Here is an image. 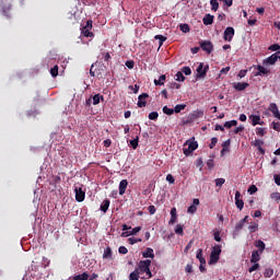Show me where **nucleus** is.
<instances>
[{
  "label": "nucleus",
  "mask_w": 280,
  "mask_h": 280,
  "mask_svg": "<svg viewBox=\"0 0 280 280\" xmlns=\"http://www.w3.org/2000/svg\"><path fill=\"white\" fill-rule=\"evenodd\" d=\"M150 266H152V260L145 259V260H140L138 268V272L142 275H147V279H152V271L150 270Z\"/></svg>",
  "instance_id": "1"
},
{
  "label": "nucleus",
  "mask_w": 280,
  "mask_h": 280,
  "mask_svg": "<svg viewBox=\"0 0 280 280\" xmlns=\"http://www.w3.org/2000/svg\"><path fill=\"white\" fill-rule=\"evenodd\" d=\"M91 30H93V20H88L85 25L81 27V34L85 38H95V34Z\"/></svg>",
  "instance_id": "2"
},
{
  "label": "nucleus",
  "mask_w": 280,
  "mask_h": 280,
  "mask_svg": "<svg viewBox=\"0 0 280 280\" xmlns=\"http://www.w3.org/2000/svg\"><path fill=\"white\" fill-rule=\"evenodd\" d=\"M221 253H222V246L215 245L214 247H212L209 264H218V261H220Z\"/></svg>",
  "instance_id": "3"
},
{
  "label": "nucleus",
  "mask_w": 280,
  "mask_h": 280,
  "mask_svg": "<svg viewBox=\"0 0 280 280\" xmlns=\"http://www.w3.org/2000/svg\"><path fill=\"white\" fill-rule=\"evenodd\" d=\"M278 60H280V50L264 59L262 65L264 67L277 65Z\"/></svg>",
  "instance_id": "4"
},
{
  "label": "nucleus",
  "mask_w": 280,
  "mask_h": 280,
  "mask_svg": "<svg viewBox=\"0 0 280 280\" xmlns=\"http://www.w3.org/2000/svg\"><path fill=\"white\" fill-rule=\"evenodd\" d=\"M184 145H188V148L183 149L185 156H189V154H191V152H196V150H198L197 141H187Z\"/></svg>",
  "instance_id": "5"
},
{
  "label": "nucleus",
  "mask_w": 280,
  "mask_h": 280,
  "mask_svg": "<svg viewBox=\"0 0 280 280\" xmlns=\"http://www.w3.org/2000/svg\"><path fill=\"white\" fill-rule=\"evenodd\" d=\"M74 194L77 202H84V198H86V192L82 190V187L74 186Z\"/></svg>",
  "instance_id": "6"
},
{
  "label": "nucleus",
  "mask_w": 280,
  "mask_h": 280,
  "mask_svg": "<svg viewBox=\"0 0 280 280\" xmlns=\"http://www.w3.org/2000/svg\"><path fill=\"white\" fill-rule=\"evenodd\" d=\"M207 71H209V65L199 63L197 67V78H207Z\"/></svg>",
  "instance_id": "7"
},
{
  "label": "nucleus",
  "mask_w": 280,
  "mask_h": 280,
  "mask_svg": "<svg viewBox=\"0 0 280 280\" xmlns=\"http://www.w3.org/2000/svg\"><path fill=\"white\" fill-rule=\"evenodd\" d=\"M233 36H235V28L231 26L226 27L223 34L224 40H228V43H231V40H233Z\"/></svg>",
  "instance_id": "8"
},
{
  "label": "nucleus",
  "mask_w": 280,
  "mask_h": 280,
  "mask_svg": "<svg viewBox=\"0 0 280 280\" xmlns=\"http://www.w3.org/2000/svg\"><path fill=\"white\" fill-rule=\"evenodd\" d=\"M148 97H150V95L148 93H142L138 96V107L139 108H145V106H148V102H145V100H148Z\"/></svg>",
  "instance_id": "9"
},
{
  "label": "nucleus",
  "mask_w": 280,
  "mask_h": 280,
  "mask_svg": "<svg viewBox=\"0 0 280 280\" xmlns=\"http://www.w3.org/2000/svg\"><path fill=\"white\" fill-rule=\"evenodd\" d=\"M200 47L203 51H207V54H211L213 51V44L209 40L201 42Z\"/></svg>",
  "instance_id": "10"
},
{
  "label": "nucleus",
  "mask_w": 280,
  "mask_h": 280,
  "mask_svg": "<svg viewBox=\"0 0 280 280\" xmlns=\"http://www.w3.org/2000/svg\"><path fill=\"white\" fill-rule=\"evenodd\" d=\"M250 86V84L246 83V82H234L233 83V89H235V91H246V89H248Z\"/></svg>",
  "instance_id": "11"
},
{
  "label": "nucleus",
  "mask_w": 280,
  "mask_h": 280,
  "mask_svg": "<svg viewBox=\"0 0 280 280\" xmlns=\"http://www.w3.org/2000/svg\"><path fill=\"white\" fill-rule=\"evenodd\" d=\"M249 119L252 120L253 126H264L260 115H250Z\"/></svg>",
  "instance_id": "12"
},
{
  "label": "nucleus",
  "mask_w": 280,
  "mask_h": 280,
  "mask_svg": "<svg viewBox=\"0 0 280 280\" xmlns=\"http://www.w3.org/2000/svg\"><path fill=\"white\" fill-rule=\"evenodd\" d=\"M198 205H200V199H194L192 205L188 207L187 212L196 213V211H198Z\"/></svg>",
  "instance_id": "13"
},
{
  "label": "nucleus",
  "mask_w": 280,
  "mask_h": 280,
  "mask_svg": "<svg viewBox=\"0 0 280 280\" xmlns=\"http://www.w3.org/2000/svg\"><path fill=\"white\" fill-rule=\"evenodd\" d=\"M126 189H128V179H122L119 183V196H124Z\"/></svg>",
  "instance_id": "14"
},
{
  "label": "nucleus",
  "mask_w": 280,
  "mask_h": 280,
  "mask_svg": "<svg viewBox=\"0 0 280 280\" xmlns=\"http://www.w3.org/2000/svg\"><path fill=\"white\" fill-rule=\"evenodd\" d=\"M130 280H139V279H148L144 276H141L139 272V269H135L130 275H129Z\"/></svg>",
  "instance_id": "15"
},
{
  "label": "nucleus",
  "mask_w": 280,
  "mask_h": 280,
  "mask_svg": "<svg viewBox=\"0 0 280 280\" xmlns=\"http://www.w3.org/2000/svg\"><path fill=\"white\" fill-rule=\"evenodd\" d=\"M142 257L144 259H154V249H152L151 247H148L143 253H142Z\"/></svg>",
  "instance_id": "16"
},
{
  "label": "nucleus",
  "mask_w": 280,
  "mask_h": 280,
  "mask_svg": "<svg viewBox=\"0 0 280 280\" xmlns=\"http://www.w3.org/2000/svg\"><path fill=\"white\" fill-rule=\"evenodd\" d=\"M259 259H261V253H259V250L252 252L250 262L257 264V261H259Z\"/></svg>",
  "instance_id": "17"
},
{
  "label": "nucleus",
  "mask_w": 280,
  "mask_h": 280,
  "mask_svg": "<svg viewBox=\"0 0 280 280\" xmlns=\"http://www.w3.org/2000/svg\"><path fill=\"white\" fill-rule=\"evenodd\" d=\"M255 246L258 248V253H260V255L264 254V250H266V243H264L261 240L256 241Z\"/></svg>",
  "instance_id": "18"
},
{
  "label": "nucleus",
  "mask_w": 280,
  "mask_h": 280,
  "mask_svg": "<svg viewBox=\"0 0 280 280\" xmlns=\"http://www.w3.org/2000/svg\"><path fill=\"white\" fill-rule=\"evenodd\" d=\"M213 19H215L213 15L211 14H206L202 19V23L203 25H213Z\"/></svg>",
  "instance_id": "19"
},
{
  "label": "nucleus",
  "mask_w": 280,
  "mask_h": 280,
  "mask_svg": "<svg viewBox=\"0 0 280 280\" xmlns=\"http://www.w3.org/2000/svg\"><path fill=\"white\" fill-rule=\"evenodd\" d=\"M141 231V226H137V228H133L131 231L129 232H124L121 234V237H129V235H137V233H139Z\"/></svg>",
  "instance_id": "20"
},
{
  "label": "nucleus",
  "mask_w": 280,
  "mask_h": 280,
  "mask_svg": "<svg viewBox=\"0 0 280 280\" xmlns=\"http://www.w3.org/2000/svg\"><path fill=\"white\" fill-rule=\"evenodd\" d=\"M230 147H231V139H228L222 143L221 156H224V152H229Z\"/></svg>",
  "instance_id": "21"
},
{
  "label": "nucleus",
  "mask_w": 280,
  "mask_h": 280,
  "mask_svg": "<svg viewBox=\"0 0 280 280\" xmlns=\"http://www.w3.org/2000/svg\"><path fill=\"white\" fill-rule=\"evenodd\" d=\"M100 102H104V95L95 94V95L92 97V104H93V106H97V104H100Z\"/></svg>",
  "instance_id": "22"
},
{
  "label": "nucleus",
  "mask_w": 280,
  "mask_h": 280,
  "mask_svg": "<svg viewBox=\"0 0 280 280\" xmlns=\"http://www.w3.org/2000/svg\"><path fill=\"white\" fill-rule=\"evenodd\" d=\"M165 80H167V77H165V74L160 75L159 80H154L155 86H163V84H165Z\"/></svg>",
  "instance_id": "23"
},
{
  "label": "nucleus",
  "mask_w": 280,
  "mask_h": 280,
  "mask_svg": "<svg viewBox=\"0 0 280 280\" xmlns=\"http://www.w3.org/2000/svg\"><path fill=\"white\" fill-rule=\"evenodd\" d=\"M257 75H268L270 73V70L266 69L264 66H257Z\"/></svg>",
  "instance_id": "24"
},
{
  "label": "nucleus",
  "mask_w": 280,
  "mask_h": 280,
  "mask_svg": "<svg viewBox=\"0 0 280 280\" xmlns=\"http://www.w3.org/2000/svg\"><path fill=\"white\" fill-rule=\"evenodd\" d=\"M110 207V200L105 199L102 205H101V211H103V213H106V211H108V208Z\"/></svg>",
  "instance_id": "25"
},
{
  "label": "nucleus",
  "mask_w": 280,
  "mask_h": 280,
  "mask_svg": "<svg viewBox=\"0 0 280 280\" xmlns=\"http://www.w3.org/2000/svg\"><path fill=\"white\" fill-rule=\"evenodd\" d=\"M176 218H177L176 208H172L171 209V219H170L168 224H175L176 223Z\"/></svg>",
  "instance_id": "26"
},
{
  "label": "nucleus",
  "mask_w": 280,
  "mask_h": 280,
  "mask_svg": "<svg viewBox=\"0 0 280 280\" xmlns=\"http://www.w3.org/2000/svg\"><path fill=\"white\" fill-rule=\"evenodd\" d=\"M113 257V249L110 247H107L104 250L103 259H110Z\"/></svg>",
  "instance_id": "27"
},
{
  "label": "nucleus",
  "mask_w": 280,
  "mask_h": 280,
  "mask_svg": "<svg viewBox=\"0 0 280 280\" xmlns=\"http://www.w3.org/2000/svg\"><path fill=\"white\" fill-rule=\"evenodd\" d=\"M155 40H160L159 45L160 47H163V44L165 43V40H167V37L163 36V35H155L154 36Z\"/></svg>",
  "instance_id": "28"
},
{
  "label": "nucleus",
  "mask_w": 280,
  "mask_h": 280,
  "mask_svg": "<svg viewBox=\"0 0 280 280\" xmlns=\"http://www.w3.org/2000/svg\"><path fill=\"white\" fill-rule=\"evenodd\" d=\"M275 275V270L272 268L265 269L264 277L265 279H270Z\"/></svg>",
  "instance_id": "29"
},
{
  "label": "nucleus",
  "mask_w": 280,
  "mask_h": 280,
  "mask_svg": "<svg viewBox=\"0 0 280 280\" xmlns=\"http://www.w3.org/2000/svg\"><path fill=\"white\" fill-rule=\"evenodd\" d=\"M210 5H211V10H213V12H218V10L220 8V3H218V0H210Z\"/></svg>",
  "instance_id": "30"
},
{
  "label": "nucleus",
  "mask_w": 280,
  "mask_h": 280,
  "mask_svg": "<svg viewBox=\"0 0 280 280\" xmlns=\"http://www.w3.org/2000/svg\"><path fill=\"white\" fill-rule=\"evenodd\" d=\"M259 229V224L255 223V222H252L249 225H248V231L250 233H255L256 231H258Z\"/></svg>",
  "instance_id": "31"
},
{
  "label": "nucleus",
  "mask_w": 280,
  "mask_h": 280,
  "mask_svg": "<svg viewBox=\"0 0 280 280\" xmlns=\"http://www.w3.org/2000/svg\"><path fill=\"white\" fill-rule=\"evenodd\" d=\"M73 280H89V273L83 272L81 275L74 276Z\"/></svg>",
  "instance_id": "32"
},
{
  "label": "nucleus",
  "mask_w": 280,
  "mask_h": 280,
  "mask_svg": "<svg viewBox=\"0 0 280 280\" xmlns=\"http://www.w3.org/2000/svg\"><path fill=\"white\" fill-rule=\"evenodd\" d=\"M130 145L133 148V150H137L139 148V136H137L133 140H130Z\"/></svg>",
  "instance_id": "33"
},
{
  "label": "nucleus",
  "mask_w": 280,
  "mask_h": 280,
  "mask_svg": "<svg viewBox=\"0 0 280 280\" xmlns=\"http://www.w3.org/2000/svg\"><path fill=\"white\" fill-rule=\"evenodd\" d=\"M175 80L177 82H185V75L183 74L182 71H178L176 74H175Z\"/></svg>",
  "instance_id": "34"
},
{
  "label": "nucleus",
  "mask_w": 280,
  "mask_h": 280,
  "mask_svg": "<svg viewBox=\"0 0 280 280\" xmlns=\"http://www.w3.org/2000/svg\"><path fill=\"white\" fill-rule=\"evenodd\" d=\"M185 108H187V105L185 104H178L174 107V113H180V110H185Z\"/></svg>",
  "instance_id": "35"
},
{
  "label": "nucleus",
  "mask_w": 280,
  "mask_h": 280,
  "mask_svg": "<svg viewBox=\"0 0 280 280\" xmlns=\"http://www.w3.org/2000/svg\"><path fill=\"white\" fill-rule=\"evenodd\" d=\"M205 115V112L203 110H196L194 114H192V119H200V117H203Z\"/></svg>",
  "instance_id": "36"
},
{
  "label": "nucleus",
  "mask_w": 280,
  "mask_h": 280,
  "mask_svg": "<svg viewBox=\"0 0 280 280\" xmlns=\"http://www.w3.org/2000/svg\"><path fill=\"white\" fill-rule=\"evenodd\" d=\"M179 30H180V32H183L184 34H188V32H189V24H180V25H179Z\"/></svg>",
  "instance_id": "37"
},
{
  "label": "nucleus",
  "mask_w": 280,
  "mask_h": 280,
  "mask_svg": "<svg viewBox=\"0 0 280 280\" xmlns=\"http://www.w3.org/2000/svg\"><path fill=\"white\" fill-rule=\"evenodd\" d=\"M176 235H185V232L183 231V225L177 224L175 228Z\"/></svg>",
  "instance_id": "38"
},
{
  "label": "nucleus",
  "mask_w": 280,
  "mask_h": 280,
  "mask_svg": "<svg viewBox=\"0 0 280 280\" xmlns=\"http://www.w3.org/2000/svg\"><path fill=\"white\" fill-rule=\"evenodd\" d=\"M149 119H151V121H156V119H159V113L158 112H151L149 114Z\"/></svg>",
  "instance_id": "39"
},
{
  "label": "nucleus",
  "mask_w": 280,
  "mask_h": 280,
  "mask_svg": "<svg viewBox=\"0 0 280 280\" xmlns=\"http://www.w3.org/2000/svg\"><path fill=\"white\" fill-rule=\"evenodd\" d=\"M256 135H258V137H264L266 135V129L261 127H257Z\"/></svg>",
  "instance_id": "40"
},
{
  "label": "nucleus",
  "mask_w": 280,
  "mask_h": 280,
  "mask_svg": "<svg viewBox=\"0 0 280 280\" xmlns=\"http://www.w3.org/2000/svg\"><path fill=\"white\" fill-rule=\"evenodd\" d=\"M235 205H236L237 209H240V211H242V209H244V200L236 199Z\"/></svg>",
  "instance_id": "41"
},
{
  "label": "nucleus",
  "mask_w": 280,
  "mask_h": 280,
  "mask_svg": "<svg viewBox=\"0 0 280 280\" xmlns=\"http://www.w3.org/2000/svg\"><path fill=\"white\" fill-rule=\"evenodd\" d=\"M50 74L52 78H58V66L50 69Z\"/></svg>",
  "instance_id": "42"
},
{
  "label": "nucleus",
  "mask_w": 280,
  "mask_h": 280,
  "mask_svg": "<svg viewBox=\"0 0 280 280\" xmlns=\"http://www.w3.org/2000/svg\"><path fill=\"white\" fill-rule=\"evenodd\" d=\"M163 113H164V115H174V109H172L167 106H164L163 107Z\"/></svg>",
  "instance_id": "43"
},
{
  "label": "nucleus",
  "mask_w": 280,
  "mask_h": 280,
  "mask_svg": "<svg viewBox=\"0 0 280 280\" xmlns=\"http://www.w3.org/2000/svg\"><path fill=\"white\" fill-rule=\"evenodd\" d=\"M224 183H226V179H224V178H217L215 179V186L217 187H222L224 185Z\"/></svg>",
  "instance_id": "44"
},
{
  "label": "nucleus",
  "mask_w": 280,
  "mask_h": 280,
  "mask_svg": "<svg viewBox=\"0 0 280 280\" xmlns=\"http://www.w3.org/2000/svg\"><path fill=\"white\" fill-rule=\"evenodd\" d=\"M218 145V138H211V143L209 144L210 150H213Z\"/></svg>",
  "instance_id": "45"
},
{
  "label": "nucleus",
  "mask_w": 280,
  "mask_h": 280,
  "mask_svg": "<svg viewBox=\"0 0 280 280\" xmlns=\"http://www.w3.org/2000/svg\"><path fill=\"white\" fill-rule=\"evenodd\" d=\"M94 67H95V65H92V66H91L90 75H91L92 78H95V75L100 77L101 73H100V72H95L96 70H93Z\"/></svg>",
  "instance_id": "46"
},
{
  "label": "nucleus",
  "mask_w": 280,
  "mask_h": 280,
  "mask_svg": "<svg viewBox=\"0 0 280 280\" xmlns=\"http://www.w3.org/2000/svg\"><path fill=\"white\" fill-rule=\"evenodd\" d=\"M182 73H184L185 75H191V68L189 67L182 68Z\"/></svg>",
  "instance_id": "47"
},
{
  "label": "nucleus",
  "mask_w": 280,
  "mask_h": 280,
  "mask_svg": "<svg viewBox=\"0 0 280 280\" xmlns=\"http://www.w3.org/2000/svg\"><path fill=\"white\" fill-rule=\"evenodd\" d=\"M247 191L250 196H253V194H257V186L255 185L249 186Z\"/></svg>",
  "instance_id": "48"
},
{
  "label": "nucleus",
  "mask_w": 280,
  "mask_h": 280,
  "mask_svg": "<svg viewBox=\"0 0 280 280\" xmlns=\"http://www.w3.org/2000/svg\"><path fill=\"white\" fill-rule=\"evenodd\" d=\"M194 246V240H190L189 243L186 245L184 253L187 255L189 253V249Z\"/></svg>",
  "instance_id": "49"
},
{
  "label": "nucleus",
  "mask_w": 280,
  "mask_h": 280,
  "mask_svg": "<svg viewBox=\"0 0 280 280\" xmlns=\"http://www.w3.org/2000/svg\"><path fill=\"white\" fill-rule=\"evenodd\" d=\"M269 51H279L280 49V45L279 44H272L271 46H269Z\"/></svg>",
  "instance_id": "50"
},
{
  "label": "nucleus",
  "mask_w": 280,
  "mask_h": 280,
  "mask_svg": "<svg viewBox=\"0 0 280 280\" xmlns=\"http://www.w3.org/2000/svg\"><path fill=\"white\" fill-rule=\"evenodd\" d=\"M102 58L104 60V62H108V60H110V52H102Z\"/></svg>",
  "instance_id": "51"
},
{
  "label": "nucleus",
  "mask_w": 280,
  "mask_h": 280,
  "mask_svg": "<svg viewBox=\"0 0 280 280\" xmlns=\"http://www.w3.org/2000/svg\"><path fill=\"white\" fill-rule=\"evenodd\" d=\"M118 253H119L120 255H128V248H127L126 246H120V247L118 248Z\"/></svg>",
  "instance_id": "52"
},
{
  "label": "nucleus",
  "mask_w": 280,
  "mask_h": 280,
  "mask_svg": "<svg viewBox=\"0 0 280 280\" xmlns=\"http://www.w3.org/2000/svg\"><path fill=\"white\" fill-rule=\"evenodd\" d=\"M166 180L167 183H170V185H174V183H176V179H174V176L172 174H168L166 176Z\"/></svg>",
  "instance_id": "53"
},
{
  "label": "nucleus",
  "mask_w": 280,
  "mask_h": 280,
  "mask_svg": "<svg viewBox=\"0 0 280 280\" xmlns=\"http://www.w3.org/2000/svg\"><path fill=\"white\" fill-rule=\"evenodd\" d=\"M245 224L246 223H243L242 221L237 222L235 225V231H242Z\"/></svg>",
  "instance_id": "54"
},
{
  "label": "nucleus",
  "mask_w": 280,
  "mask_h": 280,
  "mask_svg": "<svg viewBox=\"0 0 280 280\" xmlns=\"http://www.w3.org/2000/svg\"><path fill=\"white\" fill-rule=\"evenodd\" d=\"M129 244L135 245V244H139V242H141V238H135V237H130L128 238Z\"/></svg>",
  "instance_id": "55"
},
{
  "label": "nucleus",
  "mask_w": 280,
  "mask_h": 280,
  "mask_svg": "<svg viewBox=\"0 0 280 280\" xmlns=\"http://www.w3.org/2000/svg\"><path fill=\"white\" fill-rule=\"evenodd\" d=\"M259 269V262H254V265L248 269V272H255Z\"/></svg>",
  "instance_id": "56"
},
{
  "label": "nucleus",
  "mask_w": 280,
  "mask_h": 280,
  "mask_svg": "<svg viewBox=\"0 0 280 280\" xmlns=\"http://www.w3.org/2000/svg\"><path fill=\"white\" fill-rule=\"evenodd\" d=\"M271 200H280V192H272L270 195Z\"/></svg>",
  "instance_id": "57"
},
{
  "label": "nucleus",
  "mask_w": 280,
  "mask_h": 280,
  "mask_svg": "<svg viewBox=\"0 0 280 280\" xmlns=\"http://www.w3.org/2000/svg\"><path fill=\"white\" fill-rule=\"evenodd\" d=\"M126 67L128 68V69H135V61H132V60H128V61H126Z\"/></svg>",
  "instance_id": "58"
},
{
  "label": "nucleus",
  "mask_w": 280,
  "mask_h": 280,
  "mask_svg": "<svg viewBox=\"0 0 280 280\" xmlns=\"http://www.w3.org/2000/svg\"><path fill=\"white\" fill-rule=\"evenodd\" d=\"M264 144V140H255L253 145H255V148H261V145Z\"/></svg>",
  "instance_id": "59"
},
{
  "label": "nucleus",
  "mask_w": 280,
  "mask_h": 280,
  "mask_svg": "<svg viewBox=\"0 0 280 280\" xmlns=\"http://www.w3.org/2000/svg\"><path fill=\"white\" fill-rule=\"evenodd\" d=\"M148 211L151 215H154L156 213V207L154 206H149Z\"/></svg>",
  "instance_id": "60"
},
{
  "label": "nucleus",
  "mask_w": 280,
  "mask_h": 280,
  "mask_svg": "<svg viewBox=\"0 0 280 280\" xmlns=\"http://www.w3.org/2000/svg\"><path fill=\"white\" fill-rule=\"evenodd\" d=\"M246 73H248V70H241L237 74V78H246Z\"/></svg>",
  "instance_id": "61"
},
{
  "label": "nucleus",
  "mask_w": 280,
  "mask_h": 280,
  "mask_svg": "<svg viewBox=\"0 0 280 280\" xmlns=\"http://www.w3.org/2000/svg\"><path fill=\"white\" fill-rule=\"evenodd\" d=\"M168 88L170 89H180V84L176 83V82H172V83H170Z\"/></svg>",
  "instance_id": "62"
},
{
  "label": "nucleus",
  "mask_w": 280,
  "mask_h": 280,
  "mask_svg": "<svg viewBox=\"0 0 280 280\" xmlns=\"http://www.w3.org/2000/svg\"><path fill=\"white\" fill-rule=\"evenodd\" d=\"M273 130H277V132H280V122H273Z\"/></svg>",
  "instance_id": "63"
},
{
  "label": "nucleus",
  "mask_w": 280,
  "mask_h": 280,
  "mask_svg": "<svg viewBox=\"0 0 280 280\" xmlns=\"http://www.w3.org/2000/svg\"><path fill=\"white\" fill-rule=\"evenodd\" d=\"M273 178H275L276 185L280 186V175H275Z\"/></svg>",
  "instance_id": "64"
}]
</instances>
